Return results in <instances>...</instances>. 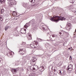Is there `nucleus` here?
I'll use <instances>...</instances> for the list:
<instances>
[{
  "instance_id": "1",
  "label": "nucleus",
  "mask_w": 76,
  "mask_h": 76,
  "mask_svg": "<svg viewBox=\"0 0 76 76\" xmlns=\"http://www.w3.org/2000/svg\"><path fill=\"white\" fill-rule=\"evenodd\" d=\"M66 19V18H64V17L56 15L54 16L53 17L50 19L51 21L54 22H58L60 20L63 21V20H65Z\"/></svg>"
},
{
  "instance_id": "2",
  "label": "nucleus",
  "mask_w": 76,
  "mask_h": 76,
  "mask_svg": "<svg viewBox=\"0 0 76 76\" xmlns=\"http://www.w3.org/2000/svg\"><path fill=\"white\" fill-rule=\"evenodd\" d=\"M29 68H30V69L33 70V71H35L38 69L39 68L37 66L34 65L29 66Z\"/></svg>"
},
{
  "instance_id": "3",
  "label": "nucleus",
  "mask_w": 76,
  "mask_h": 76,
  "mask_svg": "<svg viewBox=\"0 0 76 76\" xmlns=\"http://www.w3.org/2000/svg\"><path fill=\"white\" fill-rule=\"evenodd\" d=\"M37 60V59L34 58L32 60H31L30 61V64L31 65H34L36 64V61Z\"/></svg>"
},
{
  "instance_id": "4",
  "label": "nucleus",
  "mask_w": 76,
  "mask_h": 76,
  "mask_svg": "<svg viewBox=\"0 0 76 76\" xmlns=\"http://www.w3.org/2000/svg\"><path fill=\"white\" fill-rule=\"evenodd\" d=\"M8 4L10 5V7L13 6L14 4H15L14 0H10L8 2Z\"/></svg>"
},
{
  "instance_id": "5",
  "label": "nucleus",
  "mask_w": 76,
  "mask_h": 76,
  "mask_svg": "<svg viewBox=\"0 0 76 76\" xmlns=\"http://www.w3.org/2000/svg\"><path fill=\"white\" fill-rule=\"evenodd\" d=\"M46 68V67L44 65H43L42 67H41L39 68V69L40 71L42 72Z\"/></svg>"
},
{
  "instance_id": "6",
  "label": "nucleus",
  "mask_w": 76,
  "mask_h": 76,
  "mask_svg": "<svg viewBox=\"0 0 76 76\" xmlns=\"http://www.w3.org/2000/svg\"><path fill=\"white\" fill-rule=\"evenodd\" d=\"M19 52L21 53L22 55H24L25 53H26V51L25 50L23 49H20L19 50Z\"/></svg>"
},
{
  "instance_id": "7",
  "label": "nucleus",
  "mask_w": 76,
  "mask_h": 76,
  "mask_svg": "<svg viewBox=\"0 0 76 76\" xmlns=\"http://www.w3.org/2000/svg\"><path fill=\"white\" fill-rule=\"evenodd\" d=\"M23 6L24 7H26V9H30V7H28V4L27 3H25L23 4Z\"/></svg>"
},
{
  "instance_id": "8",
  "label": "nucleus",
  "mask_w": 76,
  "mask_h": 76,
  "mask_svg": "<svg viewBox=\"0 0 76 76\" xmlns=\"http://www.w3.org/2000/svg\"><path fill=\"white\" fill-rule=\"evenodd\" d=\"M70 10L71 12H74L76 15V9L75 8H71Z\"/></svg>"
},
{
  "instance_id": "9",
  "label": "nucleus",
  "mask_w": 76,
  "mask_h": 76,
  "mask_svg": "<svg viewBox=\"0 0 76 76\" xmlns=\"http://www.w3.org/2000/svg\"><path fill=\"white\" fill-rule=\"evenodd\" d=\"M26 29L22 28L20 30V32L21 33L24 34L26 33Z\"/></svg>"
},
{
  "instance_id": "10",
  "label": "nucleus",
  "mask_w": 76,
  "mask_h": 76,
  "mask_svg": "<svg viewBox=\"0 0 76 76\" xmlns=\"http://www.w3.org/2000/svg\"><path fill=\"white\" fill-rule=\"evenodd\" d=\"M30 23H31V25H33L35 23L34 19H33L31 20L29 22Z\"/></svg>"
},
{
  "instance_id": "11",
  "label": "nucleus",
  "mask_w": 76,
  "mask_h": 76,
  "mask_svg": "<svg viewBox=\"0 0 76 76\" xmlns=\"http://www.w3.org/2000/svg\"><path fill=\"white\" fill-rule=\"evenodd\" d=\"M29 23H26V25L24 26V28H27L30 26V24H29Z\"/></svg>"
},
{
  "instance_id": "12",
  "label": "nucleus",
  "mask_w": 76,
  "mask_h": 76,
  "mask_svg": "<svg viewBox=\"0 0 76 76\" xmlns=\"http://www.w3.org/2000/svg\"><path fill=\"white\" fill-rule=\"evenodd\" d=\"M27 38L28 40H31L32 39L31 35L30 34H28L27 36Z\"/></svg>"
},
{
  "instance_id": "13",
  "label": "nucleus",
  "mask_w": 76,
  "mask_h": 76,
  "mask_svg": "<svg viewBox=\"0 0 76 76\" xmlns=\"http://www.w3.org/2000/svg\"><path fill=\"white\" fill-rule=\"evenodd\" d=\"M20 63V61H15V65L16 66H18Z\"/></svg>"
},
{
  "instance_id": "14",
  "label": "nucleus",
  "mask_w": 76,
  "mask_h": 76,
  "mask_svg": "<svg viewBox=\"0 0 76 76\" xmlns=\"http://www.w3.org/2000/svg\"><path fill=\"white\" fill-rule=\"evenodd\" d=\"M34 45H35L34 42L32 43V44L30 45V46L32 48H35Z\"/></svg>"
},
{
  "instance_id": "15",
  "label": "nucleus",
  "mask_w": 76,
  "mask_h": 76,
  "mask_svg": "<svg viewBox=\"0 0 76 76\" xmlns=\"http://www.w3.org/2000/svg\"><path fill=\"white\" fill-rule=\"evenodd\" d=\"M71 28V26L70 25H67L65 29L69 31Z\"/></svg>"
},
{
  "instance_id": "16",
  "label": "nucleus",
  "mask_w": 76,
  "mask_h": 76,
  "mask_svg": "<svg viewBox=\"0 0 76 76\" xmlns=\"http://www.w3.org/2000/svg\"><path fill=\"white\" fill-rule=\"evenodd\" d=\"M48 75L49 76H52L53 75V72H50V71H48Z\"/></svg>"
},
{
  "instance_id": "17",
  "label": "nucleus",
  "mask_w": 76,
  "mask_h": 76,
  "mask_svg": "<svg viewBox=\"0 0 76 76\" xmlns=\"http://www.w3.org/2000/svg\"><path fill=\"white\" fill-rule=\"evenodd\" d=\"M34 43H35V45H34V48H37L38 47H37V46L38 44L37 42H34Z\"/></svg>"
},
{
  "instance_id": "18",
  "label": "nucleus",
  "mask_w": 76,
  "mask_h": 76,
  "mask_svg": "<svg viewBox=\"0 0 76 76\" xmlns=\"http://www.w3.org/2000/svg\"><path fill=\"white\" fill-rule=\"evenodd\" d=\"M36 74L34 73H31L29 74V76H35Z\"/></svg>"
},
{
  "instance_id": "19",
  "label": "nucleus",
  "mask_w": 76,
  "mask_h": 76,
  "mask_svg": "<svg viewBox=\"0 0 76 76\" xmlns=\"http://www.w3.org/2000/svg\"><path fill=\"white\" fill-rule=\"evenodd\" d=\"M26 58L28 60H29L30 58V57L29 56H26Z\"/></svg>"
},
{
  "instance_id": "20",
  "label": "nucleus",
  "mask_w": 76,
  "mask_h": 76,
  "mask_svg": "<svg viewBox=\"0 0 76 76\" xmlns=\"http://www.w3.org/2000/svg\"><path fill=\"white\" fill-rule=\"evenodd\" d=\"M29 1L32 3H34L35 2V0H29Z\"/></svg>"
},
{
  "instance_id": "21",
  "label": "nucleus",
  "mask_w": 76,
  "mask_h": 76,
  "mask_svg": "<svg viewBox=\"0 0 76 76\" xmlns=\"http://www.w3.org/2000/svg\"><path fill=\"white\" fill-rule=\"evenodd\" d=\"M73 65H72L71 64H70L69 65L67 68H68L69 69V68H73Z\"/></svg>"
},
{
  "instance_id": "22",
  "label": "nucleus",
  "mask_w": 76,
  "mask_h": 76,
  "mask_svg": "<svg viewBox=\"0 0 76 76\" xmlns=\"http://www.w3.org/2000/svg\"><path fill=\"white\" fill-rule=\"evenodd\" d=\"M72 69H73V68H69L67 67V70H69V71H71L72 70Z\"/></svg>"
},
{
  "instance_id": "23",
  "label": "nucleus",
  "mask_w": 76,
  "mask_h": 76,
  "mask_svg": "<svg viewBox=\"0 0 76 76\" xmlns=\"http://www.w3.org/2000/svg\"><path fill=\"white\" fill-rule=\"evenodd\" d=\"M5 1V0H0V2L1 3H4Z\"/></svg>"
},
{
  "instance_id": "24",
  "label": "nucleus",
  "mask_w": 76,
  "mask_h": 76,
  "mask_svg": "<svg viewBox=\"0 0 76 76\" xmlns=\"http://www.w3.org/2000/svg\"><path fill=\"white\" fill-rule=\"evenodd\" d=\"M62 65V62H59L58 64V67L61 66Z\"/></svg>"
},
{
  "instance_id": "25",
  "label": "nucleus",
  "mask_w": 76,
  "mask_h": 76,
  "mask_svg": "<svg viewBox=\"0 0 76 76\" xmlns=\"http://www.w3.org/2000/svg\"><path fill=\"white\" fill-rule=\"evenodd\" d=\"M55 39H56V37H57V35L54 34H53L52 36Z\"/></svg>"
},
{
  "instance_id": "26",
  "label": "nucleus",
  "mask_w": 76,
  "mask_h": 76,
  "mask_svg": "<svg viewBox=\"0 0 76 76\" xmlns=\"http://www.w3.org/2000/svg\"><path fill=\"white\" fill-rule=\"evenodd\" d=\"M71 1L70 2L72 4L74 3L75 1V0H71Z\"/></svg>"
},
{
  "instance_id": "27",
  "label": "nucleus",
  "mask_w": 76,
  "mask_h": 76,
  "mask_svg": "<svg viewBox=\"0 0 76 76\" xmlns=\"http://www.w3.org/2000/svg\"><path fill=\"white\" fill-rule=\"evenodd\" d=\"M37 39L38 40V41H39V42H42V39H40V38H37Z\"/></svg>"
},
{
  "instance_id": "28",
  "label": "nucleus",
  "mask_w": 76,
  "mask_h": 76,
  "mask_svg": "<svg viewBox=\"0 0 76 76\" xmlns=\"http://www.w3.org/2000/svg\"><path fill=\"white\" fill-rule=\"evenodd\" d=\"M4 12V9L1 10V13L2 14H3Z\"/></svg>"
},
{
  "instance_id": "29",
  "label": "nucleus",
  "mask_w": 76,
  "mask_h": 76,
  "mask_svg": "<svg viewBox=\"0 0 76 76\" xmlns=\"http://www.w3.org/2000/svg\"><path fill=\"white\" fill-rule=\"evenodd\" d=\"M42 28L43 30H44V31H46V30L47 29L46 28H45L43 27V26H42Z\"/></svg>"
},
{
  "instance_id": "30",
  "label": "nucleus",
  "mask_w": 76,
  "mask_h": 76,
  "mask_svg": "<svg viewBox=\"0 0 76 76\" xmlns=\"http://www.w3.org/2000/svg\"><path fill=\"white\" fill-rule=\"evenodd\" d=\"M15 12H15V11H13V12H12V15H13V16H14Z\"/></svg>"
},
{
  "instance_id": "31",
  "label": "nucleus",
  "mask_w": 76,
  "mask_h": 76,
  "mask_svg": "<svg viewBox=\"0 0 76 76\" xmlns=\"http://www.w3.org/2000/svg\"><path fill=\"white\" fill-rule=\"evenodd\" d=\"M39 4V2L38 1H37L36 3V5H38V4Z\"/></svg>"
},
{
  "instance_id": "32",
  "label": "nucleus",
  "mask_w": 76,
  "mask_h": 76,
  "mask_svg": "<svg viewBox=\"0 0 76 76\" xmlns=\"http://www.w3.org/2000/svg\"><path fill=\"white\" fill-rule=\"evenodd\" d=\"M14 69H12V70H11V72H13V73H14Z\"/></svg>"
},
{
  "instance_id": "33",
  "label": "nucleus",
  "mask_w": 76,
  "mask_h": 76,
  "mask_svg": "<svg viewBox=\"0 0 76 76\" xmlns=\"http://www.w3.org/2000/svg\"><path fill=\"white\" fill-rule=\"evenodd\" d=\"M7 29H8V27L7 26H6L5 28V31H7Z\"/></svg>"
},
{
  "instance_id": "34",
  "label": "nucleus",
  "mask_w": 76,
  "mask_h": 76,
  "mask_svg": "<svg viewBox=\"0 0 76 76\" xmlns=\"http://www.w3.org/2000/svg\"><path fill=\"white\" fill-rule=\"evenodd\" d=\"M18 70L16 69H14V72H17Z\"/></svg>"
},
{
  "instance_id": "35",
  "label": "nucleus",
  "mask_w": 76,
  "mask_h": 76,
  "mask_svg": "<svg viewBox=\"0 0 76 76\" xmlns=\"http://www.w3.org/2000/svg\"><path fill=\"white\" fill-rule=\"evenodd\" d=\"M23 64H24L25 63H26V60H24V61L23 60Z\"/></svg>"
},
{
  "instance_id": "36",
  "label": "nucleus",
  "mask_w": 76,
  "mask_h": 76,
  "mask_svg": "<svg viewBox=\"0 0 76 76\" xmlns=\"http://www.w3.org/2000/svg\"><path fill=\"white\" fill-rule=\"evenodd\" d=\"M50 68L51 69H53V67L52 66H51L50 67Z\"/></svg>"
},
{
  "instance_id": "37",
  "label": "nucleus",
  "mask_w": 76,
  "mask_h": 76,
  "mask_svg": "<svg viewBox=\"0 0 76 76\" xmlns=\"http://www.w3.org/2000/svg\"><path fill=\"white\" fill-rule=\"evenodd\" d=\"M17 13L16 12H15V14L14 16H17Z\"/></svg>"
},
{
  "instance_id": "38",
  "label": "nucleus",
  "mask_w": 76,
  "mask_h": 76,
  "mask_svg": "<svg viewBox=\"0 0 76 76\" xmlns=\"http://www.w3.org/2000/svg\"><path fill=\"white\" fill-rule=\"evenodd\" d=\"M69 59L70 60H72V56H70Z\"/></svg>"
},
{
  "instance_id": "39",
  "label": "nucleus",
  "mask_w": 76,
  "mask_h": 76,
  "mask_svg": "<svg viewBox=\"0 0 76 76\" xmlns=\"http://www.w3.org/2000/svg\"><path fill=\"white\" fill-rule=\"evenodd\" d=\"M54 76H57V75H56V74L54 73Z\"/></svg>"
},
{
  "instance_id": "40",
  "label": "nucleus",
  "mask_w": 76,
  "mask_h": 76,
  "mask_svg": "<svg viewBox=\"0 0 76 76\" xmlns=\"http://www.w3.org/2000/svg\"><path fill=\"white\" fill-rule=\"evenodd\" d=\"M62 71H60V72H59V73H60V74H62Z\"/></svg>"
},
{
  "instance_id": "41",
  "label": "nucleus",
  "mask_w": 76,
  "mask_h": 76,
  "mask_svg": "<svg viewBox=\"0 0 76 76\" xmlns=\"http://www.w3.org/2000/svg\"><path fill=\"white\" fill-rule=\"evenodd\" d=\"M62 74H64V71H63V72L62 71Z\"/></svg>"
},
{
  "instance_id": "42",
  "label": "nucleus",
  "mask_w": 76,
  "mask_h": 76,
  "mask_svg": "<svg viewBox=\"0 0 76 76\" xmlns=\"http://www.w3.org/2000/svg\"><path fill=\"white\" fill-rule=\"evenodd\" d=\"M50 46V44H48V47H49Z\"/></svg>"
},
{
  "instance_id": "43",
  "label": "nucleus",
  "mask_w": 76,
  "mask_h": 76,
  "mask_svg": "<svg viewBox=\"0 0 76 76\" xmlns=\"http://www.w3.org/2000/svg\"><path fill=\"white\" fill-rule=\"evenodd\" d=\"M74 35H75V32L74 33Z\"/></svg>"
},
{
  "instance_id": "44",
  "label": "nucleus",
  "mask_w": 76,
  "mask_h": 76,
  "mask_svg": "<svg viewBox=\"0 0 76 76\" xmlns=\"http://www.w3.org/2000/svg\"><path fill=\"white\" fill-rule=\"evenodd\" d=\"M61 34H62L61 33V32H60V33H59V34H60L61 35Z\"/></svg>"
},
{
  "instance_id": "45",
  "label": "nucleus",
  "mask_w": 76,
  "mask_h": 76,
  "mask_svg": "<svg viewBox=\"0 0 76 76\" xmlns=\"http://www.w3.org/2000/svg\"><path fill=\"white\" fill-rule=\"evenodd\" d=\"M54 72H55L56 71V70L55 69H54Z\"/></svg>"
},
{
  "instance_id": "46",
  "label": "nucleus",
  "mask_w": 76,
  "mask_h": 76,
  "mask_svg": "<svg viewBox=\"0 0 76 76\" xmlns=\"http://www.w3.org/2000/svg\"><path fill=\"white\" fill-rule=\"evenodd\" d=\"M75 74H76V70L75 71Z\"/></svg>"
},
{
  "instance_id": "47",
  "label": "nucleus",
  "mask_w": 76,
  "mask_h": 76,
  "mask_svg": "<svg viewBox=\"0 0 76 76\" xmlns=\"http://www.w3.org/2000/svg\"><path fill=\"white\" fill-rule=\"evenodd\" d=\"M70 49H71V48H69V50H70Z\"/></svg>"
},
{
  "instance_id": "48",
  "label": "nucleus",
  "mask_w": 76,
  "mask_h": 76,
  "mask_svg": "<svg viewBox=\"0 0 76 76\" xmlns=\"http://www.w3.org/2000/svg\"><path fill=\"white\" fill-rule=\"evenodd\" d=\"M75 32H76V28L75 30Z\"/></svg>"
},
{
  "instance_id": "49",
  "label": "nucleus",
  "mask_w": 76,
  "mask_h": 76,
  "mask_svg": "<svg viewBox=\"0 0 76 76\" xmlns=\"http://www.w3.org/2000/svg\"><path fill=\"white\" fill-rule=\"evenodd\" d=\"M11 53H9V54H11Z\"/></svg>"
},
{
  "instance_id": "50",
  "label": "nucleus",
  "mask_w": 76,
  "mask_h": 76,
  "mask_svg": "<svg viewBox=\"0 0 76 76\" xmlns=\"http://www.w3.org/2000/svg\"><path fill=\"white\" fill-rule=\"evenodd\" d=\"M48 41H49V40H48Z\"/></svg>"
},
{
  "instance_id": "51",
  "label": "nucleus",
  "mask_w": 76,
  "mask_h": 76,
  "mask_svg": "<svg viewBox=\"0 0 76 76\" xmlns=\"http://www.w3.org/2000/svg\"><path fill=\"white\" fill-rule=\"evenodd\" d=\"M63 46H64V44H63Z\"/></svg>"
},
{
  "instance_id": "52",
  "label": "nucleus",
  "mask_w": 76,
  "mask_h": 76,
  "mask_svg": "<svg viewBox=\"0 0 76 76\" xmlns=\"http://www.w3.org/2000/svg\"><path fill=\"white\" fill-rule=\"evenodd\" d=\"M10 55H12L11 54H10Z\"/></svg>"
},
{
  "instance_id": "53",
  "label": "nucleus",
  "mask_w": 76,
  "mask_h": 76,
  "mask_svg": "<svg viewBox=\"0 0 76 76\" xmlns=\"http://www.w3.org/2000/svg\"><path fill=\"white\" fill-rule=\"evenodd\" d=\"M14 76H15V75H14Z\"/></svg>"
}]
</instances>
